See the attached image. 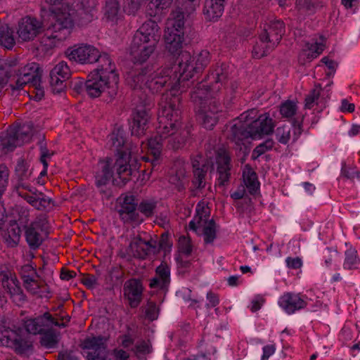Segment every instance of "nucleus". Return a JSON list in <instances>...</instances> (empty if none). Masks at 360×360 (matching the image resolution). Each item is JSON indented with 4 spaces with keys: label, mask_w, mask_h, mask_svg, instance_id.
<instances>
[{
    "label": "nucleus",
    "mask_w": 360,
    "mask_h": 360,
    "mask_svg": "<svg viewBox=\"0 0 360 360\" xmlns=\"http://www.w3.org/2000/svg\"><path fill=\"white\" fill-rule=\"evenodd\" d=\"M143 0H125L124 11L129 14H134L141 7Z\"/></svg>",
    "instance_id": "052dcab7"
},
{
    "label": "nucleus",
    "mask_w": 360,
    "mask_h": 360,
    "mask_svg": "<svg viewBox=\"0 0 360 360\" xmlns=\"http://www.w3.org/2000/svg\"><path fill=\"white\" fill-rule=\"evenodd\" d=\"M141 68V67L136 68L134 70L130 72L126 79L127 82H128V78L131 74L140 69ZM128 84L133 89L137 91L135 93V96H137L139 99L136 102V106L132 114V121L130 122V129L131 134L139 137L144 134L145 131L148 129V126L150 120V108L151 105L150 98L148 97L146 94H143L140 91L144 87L147 88L150 91H151L146 85H143L142 87L134 88L129 84Z\"/></svg>",
    "instance_id": "0eeeda50"
},
{
    "label": "nucleus",
    "mask_w": 360,
    "mask_h": 360,
    "mask_svg": "<svg viewBox=\"0 0 360 360\" xmlns=\"http://www.w3.org/2000/svg\"><path fill=\"white\" fill-rule=\"evenodd\" d=\"M297 105L292 101H286L280 106V113L283 117L290 119L296 115Z\"/></svg>",
    "instance_id": "603ef678"
},
{
    "label": "nucleus",
    "mask_w": 360,
    "mask_h": 360,
    "mask_svg": "<svg viewBox=\"0 0 360 360\" xmlns=\"http://www.w3.org/2000/svg\"><path fill=\"white\" fill-rule=\"evenodd\" d=\"M15 133L14 129L11 127L0 135V150L3 153L6 154L22 146V141L18 139Z\"/></svg>",
    "instance_id": "c756f323"
},
{
    "label": "nucleus",
    "mask_w": 360,
    "mask_h": 360,
    "mask_svg": "<svg viewBox=\"0 0 360 360\" xmlns=\"http://www.w3.org/2000/svg\"><path fill=\"white\" fill-rule=\"evenodd\" d=\"M174 0H148L146 6L147 13L150 16H155L169 8Z\"/></svg>",
    "instance_id": "a19ab883"
},
{
    "label": "nucleus",
    "mask_w": 360,
    "mask_h": 360,
    "mask_svg": "<svg viewBox=\"0 0 360 360\" xmlns=\"http://www.w3.org/2000/svg\"><path fill=\"white\" fill-rule=\"evenodd\" d=\"M108 351L104 352H88L87 359L88 360H106Z\"/></svg>",
    "instance_id": "774afa93"
},
{
    "label": "nucleus",
    "mask_w": 360,
    "mask_h": 360,
    "mask_svg": "<svg viewBox=\"0 0 360 360\" xmlns=\"http://www.w3.org/2000/svg\"><path fill=\"white\" fill-rule=\"evenodd\" d=\"M8 343L6 347H12L18 354H24L32 347V342L27 338L18 335L13 330H11L8 338Z\"/></svg>",
    "instance_id": "473e14b6"
},
{
    "label": "nucleus",
    "mask_w": 360,
    "mask_h": 360,
    "mask_svg": "<svg viewBox=\"0 0 360 360\" xmlns=\"http://www.w3.org/2000/svg\"><path fill=\"white\" fill-rule=\"evenodd\" d=\"M106 340V338L101 335L88 338L84 341V348L95 353L107 351Z\"/></svg>",
    "instance_id": "ea45409f"
},
{
    "label": "nucleus",
    "mask_w": 360,
    "mask_h": 360,
    "mask_svg": "<svg viewBox=\"0 0 360 360\" xmlns=\"http://www.w3.org/2000/svg\"><path fill=\"white\" fill-rule=\"evenodd\" d=\"M137 207L138 205L135 202V197L134 195H126L123 198L120 207L118 210L122 221L127 224H140L143 219L136 212Z\"/></svg>",
    "instance_id": "f3484780"
},
{
    "label": "nucleus",
    "mask_w": 360,
    "mask_h": 360,
    "mask_svg": "<svg viewBox=\"0 0 360 360\" xmlns=\"http://www.w3.org/2000/svg\"><path fill=\"white\" fill-rule=\"evenodd\" d=\"M217 172L219 174L218 184L224 186L230 178V158L226 151L222 150L218 153L217 156Z\"/></svg>",
    "instance_id": "bb28decb"
},
{
    "label": "nucleus",
    "mask_w": 360,
    "mask_h": 360,
    "mask_svg": "<svg viewBox=\"0 0 360 360\" xmlns=\"http://www.w3.org/2000/svg\"><path fill=\"white\" fill-rule=\"evenodd\" d=\"M120 14V6L118 0H105L104 15L108 20L116 21Z\"/></svg>",
    "instance_id": "37998d69"
},
{
    "label": "nucleus",
    "mask_w": 360,
    "mask_h": 360,
    "mask_svg": "<svg viewBox=\"0 0 360 360\" xmlns=\"http://www.w3.org/2000/svg\"><path fill=\"white\" fill-rule=\"evenodd\" d=\"M15 177L17 183L15 185V191H18L21 188H28V183L32 176V169L30 168V165L22 159L18 160L15 169Z\"/></svg>",
    "instance_id": "393cba45"
},
{
    "label": "nucleus",
    "mask_w": 360,
    "mask_h": 360,
    "mask_svg": "<svg viewBox=\"0 0 360 360\" xmlns=\"http://www.w3.org/2000/svg\"><path fill=\"white\" fill-rule=\"evenodd\" d=\"M321 62L323 63L330 70V72L326 73V75L328 77L333 75L338 67V63L335 60L329 59L328 57H323L321 59Z\"/></svg>",
    "instance_id": "69168bd1"
},
{
    "label": "nucleus",
    "mask_w": 360,
    "mask_h": 360,
    "mask_svg": "<svg viewBox=\"0 0 360 360\" xmlns=\"http://www.w3.org/2000/svg\"><path fill=\"white\" fill-rule=\"evenodd\" d=\"M98 66L97 68L94 70L92 72H98L99 75H102L110 79L109 84H111L112 91L113 94L115 89V84L119 83V75L116 71L115 64L112 62L109 55L103 53H100L97 61Z\"/></svg>",
    "instance_id": "dca6fc26"
},
{
    "label": "nucleus",
    "mask_w": 360,
    "mask_h": 360,
    "mask_svg": "<svg viewBox=\"0 0 360 360\" xmlns=\"http://www.w3.org/2000/svg\"><path fill=\"white\" fill-rule=\"evenodd\" d=\"M186 172L184 169L172 172L169 176V182L174 185L179 191H181L184 188Z\"/></svg>",
    "instance_id": "de8ad7c7"
},
{
    "label": "nucleus",
    "mask_w": 360,
    "mask_h": 360,
    "mask_svg": "<svg viewBox=\"0 0 360 360\" xmlns=\"http://www.w3.org/2000/svg\"><path fill=\"white\" fill-rule=\"evenodd\" d=\"M226 0H205L203 12L209 20H217L220 18L224 10Z\"/></svg>",
    "instance_id": "7c9ffc66"
},
{
    "label": "nucleus",
    "mask_w": 360,
    "mask_h": 360,
    "mask_svg": "<svg viewBox=\"0 0 360 360\" xmlns=\"http://www.w3.org/2000/svg\"><path fill=\"white\" fill-rule=\"evenodd\" d=\"M9 170L5 165H0V196L4 193L8 184Z\"/></svg>",
    "instance_id": "bf43d9fd"
},
{
    "label": "nucleus",
    "mask_w": 360,
    "mask_h": 360,
    "mask_svg": "<svg viewBox=\"0 0 360 360\" xmlns=\"http://www.w3.org/2000/svg\"><path fill=\"white\" fill-rule=\"evenodd\" d=\"M180 101L181 98L178 95H173L171 93H165L162 95L159 103L158 135L148 139V148L153 156L151 160L153 168L158 164L163 141L167 139V134L170 131L167 125L169 116H173L175 122L181 119Z\"/></svg>",
    "instance_id": "20e7f679"
},
{
    "label": "nucleus",
    "mask_w": 360,
    "mask_h": 360,
    "mask_svg": "<svg viewBox=\"0 0 360 360\" xmlns=\"http://www.w3.org/2000/svg\"><path fill=\"white\" fill-rule=\"evenodd\" d=\"M278 304L289 314L304 308L307 305V302L301 298L299 294L292 292L284 293L280 297Z\"/></svg>",
    "instance_id": "5701e85b"
},
{
    "label": "nucleus",
    "mask_w": 360,
    "mask_h": 360,
    "mask_svg": "<svg viewBox=\"0 0 360 360\" xmlns=\"http://www.w3.org/2000/svg\"><path fill=\"white\" fill-rule=\"evenodd\" d=\"M21 229L16 221H11L7 231L4 234V239L8 247H15L20 242Z\"/></svg>",
    "instance_id": "4c0bfd02"
},
{
    "label": "nucleus",
    "mask_w": 360,
    "mask_h": 360,
    "mask_svg": "<svg viewBox=\"0 0 360 360\" xmlns=\"http://www.w3.org/2000/svg\"><path fill=\"white\" fill-rule=\"evenodd\" d=\"M71 75L70 70L65 61L59 62L50 72L49 84L53 94H60L66 86V81Z\"/></svg>",
    "instance_id": "2eb2a0df"
},
{
    "label": "nucleus",
    "mask_w": 360,
    "mask_h": 360,
    "mask_svg": "<svg viewBox=\"0 0 360 360\" xmlns=\"http://www.w3.org/2000/svg\"><path fill=\"white\" fill-rule=\"evenodd\" d=\"M143 288L140 280L131 278L124 285V296L129 302L131 308L137 307L142 300Z\"/></svg>",
    "instance_id": "aec40b11"
},
{
    "label": "nucleus",
    "mask_w": 360,
    "mask_h": 360,
    "mask_svg": "<svg viewBox=\"0 0 360 360\" xmlns=\"http://www.w3.org/2000/svg\"><path fill=\"white\" fill-rule=\"evenodd\" d=\"M15 44L14 31L7 24L0 25V45L10 50Z\"/></svg>",
    "instance_id": "58836bf2"
},
{
    "label": "nucleus",
    "mask_w": 360,
    "mask_h": 360,
    "mask_svg": "<svg viewBox=\"0 0 360 360\" xmlns=\"http://www.w3.org/2000/svg\"><path fill=\"white\" fill-rule=\"evenodd\" d=\"M22 271H31L30 274H24L22 273L21 278L23 281V285L25 289L33 295L38 294L39 292L40 284L35 280V276H37V272L34 269L29 265L25 266L22 268Z\"/></svg>",
    "instance_id": "c9c22d12"
},
{
    "label": "nucleus",
    "mask_w": 360,
    "mask_h": 360,
    "mask_svg": "<svg viewBox=\"0 0 360 360\" xmlns=\"http://www.w3.org/2000/svg\"><path fill=\"white\" fill-rule=\"evenodd\" d=\"M110 79L98 72H91L88 75V79L84 84V88L86 94L91 98H97L103 92H107L110 98H113L118 91V84H115L114 93L112 94L111 84H109Z\"/></svg>",
    "instance_id": "9d476101"
},
{
    "label": "nucleus",
    "mask_w": 360,
    "mask_h": 360,
    "mask_svg": "<svg viewBox=\"0 0 360 360\" xmlns=\"http://www.w3.org/2000/svg\"><path fill=\"white\" fill-rule=\"evenodd\" d=\"M48 234L47 220L45 217H37L28 226H25V236L29 247L37 249Z\"/></svg>",
    "instance_id": "9b49d317"
},
{
    "label": "nucleus",
    "mask_w": 360,
    "mask_h": 360,
    "mask_svg": "<svg viewBox=\"0 0 360 360\" xmlns=\"http://www.w3.org/2000/svg\"><path fill=\"white\" fill-rule=\"evenodd\" d=\"M243 181L250 194H255L259 187L257 176L255 172L248 168L243 172Z\"/></svg>",
    "instance_id": "79ce46f5"
},
{
    "label": "nucleus",
    "mask_w": 360,
    "mask_h": 360,
    "mask_svg": "<svg viewBox=\"0 0 360 360\" xmlns=\"http://www.w3.org/2000/svg\"><path fill=\"white\" fill-rule=\"evenodd\" d=\"M209 216L210 210L205 203L204 202H198L195 208V215L189 223L190 229L196 231L198 226L208 221Z\"/></svg>",
    "instance_id": "e433bc0d"
},
{
    "label": "nucleus",
    "mask_w": 360,
    "mask_h": 360,
    "mask_svg": "<svg viewBox=\"0 0 360 360\" xmlns=\"http://www.w3.org/2000/svg\"><path fill=\"white\" fill-rule=\"evenodd\" d=\"M41 338V344L47 349L56 348L58 345L59 339L58 335L53 329H50L47 332L43 333Z\"/></svg>",
    "instance_id": "49530a36"
},
{
    "label": "nucleus",
    "mask_w": 360,
    "mask_h": 360,
    "mask_svg": "<svg viewBox=\"0 0 360 360\" xmlns=\"http://www.w3.org/2000/svg\"><path fill=\"white\" fill-rule=\"evenodd\" d=\"M12 279L17 278L13 276L11 271L6 266H0V281L4 288L11 284Z\"/></svg>",
    "instance_id": "6e6d98bb"
},
{
    "label": "nucleus",
    "mask_w": 360,
    "mask_h": 360,
    "mask_svg": "<svg viewBox=\"0 0 360 360\" xmlns=\"http://www.w3.org/2000/svg\"><path fill=\"white\" fill-rule=\"evenodd\" d=\"M229 76V70L228 66L225 64H221V65H217L214 69H212L208 75V78L210 79L213 82L215 83V85L220 84L221 85L224 83L228 79ZM201 82L205 84L207 86V89L212 95L214 96V90L219 89V85L217 86H213L212 89L203 81Z\"/></svg>",
    "instance_id": "2f4dec72"
},
{
    "label": "nucleus",
    "mask_w": 360,
    "mask_h": 360,
    "mask_svg": "<svg viewBox=\"0 0 360 360\" xmlns=\"http://www.w3.org/2000/svg\"><path fill=\"white\" fill-rule=\"evenodd\" d=\"M179 250L186 256H189L192 252V245L191 238L185 236H181L179 238Z\"/></svg>",
    "instance_id": "5fc2aeb1"
},
{
    "label": "nucleus",
    "mask_w": 360,
    "mask_h": 360,
    "mask_svg": "<svg viewBox=\"0 0 360 360\" xmlns=\"http://www.w3.org/2000/svg\"><path fill=\"white\" fill-rule=\"evenodd\" d=\"M18 139L22 141V145L28 142L32 136V125L30 124H25L18 127H13Z\"/></svg>",
    "instance_id": "3c124183"
},
{
    "label": "nucleus",
    "mask_w": 360,
    "mask_h": 360,
    "mask_svg": "<svg viewBox=\"0 0 360 360\" xmlns=\"http://www.w3.org/2000/svg\"><path fill=\"white\" fill-rule=\"evenodd\" d=\"M98 4V0H77L72 5H62L58 12L50 15L41 44L49 49L65 40L71 33L74 22L84 25L94 20Z\"/></svg>",
    "instance_id": "f03ea898"
},
{
    "label": "nucleus",
    "mask_w": 360,
    "mask_h": 360,
    "mask_svg": "<svg viewBox=\"0 0 360 360\" xmlns=\"http://www.w3.org/2000/svg\"><path fill=\"white\" fill-rule=\"evenodd\" d=\"M169 121L167 122L169 127V133L167 134V142L168 146L174 150H177L183 146L186 141V134H183L184 132H179V129L181 127L180 119L176 122L174 121L173 116H169Z\"/></svg>",
    "instance_id": "4be33fe9"
},
{
    "label": "nucleus",
    "mask_w": 360,
    "mask_h": 360,
    "mask_svg": "<svg viewBox=\"0 0 360 360\" xmlns=\"http://www.w3.org/2000/svg\"><path fill=\"white\" fill-rule=\"evenodd\" d=\"M185 15L179 8L172 11L166 22L164 39L166 49L177 54L184 41Z\"/></svg>",
    "instance_id": "6e6552de"
},
{
    "label": "nucleus",
    "mask_w": 360,
    "mask_h": 360,
    "mask_svg": "<svg viewBox=\"0 0 360 360\" xmlns=\"http://www.w3.org/2000/svg\"><path fill=\"white\" fill-rule=\"evenodd\" d=\"M191 98L195 104L198 120L207 129H212L219 120L222 111L219 99L212 95L207 86L198 82L191 93Z\"/></svg>",
    "instance_id": "39448f33"
},
{
    "label": "nucleus",
    "mask_w": 360,
    "mask_h": 360,
    "mask_svg": "<svg viewBox=\"0 0 360 360\" xmlns=\"http://www.w3.org/2000/svg\"><path fill=\"white\" fill-rule=\"evenodd\" d=\"M210 60V54L207 50H202L193 56L187 51H181L176 58V64L172 68L155 70L153 65L141 66L131 74L128 82L134 88L146 85L153 94L160 91L164 87L169 88V91L166 93L176 95L175 91L181 83L201 73Z\"/></svg>",
    "instance_id": "f257e3e1"
},
{
    "label": "nucleus",
    "mask_w": 360,
    "mask_h": 360,
    "mask_svg": "<svg viewBox=\"0 0 360 360\" xmlns=\"http://www.w3.org/2000/svg\"><path fill=\"white\" fill-rule=\"evenodd\" d=\"M111 160H101L98 162V169L95 175V184L103 185V184H110L112 178V171L110 167Z\"/></svg>",
    "instance_id": "f704fd0d"
},
{
    "label": "nucleus",
    "mask_w": 360,
    "mask_h": 360,
    "mask_svg": "<svg viewBox=\"0 0 360 360\" xmlns=\"http://www.w3.org/2000/svg\"><path fill=\"white\" fill-rule=\"evenodd\" d=\"M154 243L152 240H146L141 236H136L129 243V248L135 257L145 259L152 250L155 249Z\"/></svg>",
    "instance_id": "b1692460"
},
{
    "label": "nucleus",
    "mask_w": 360,
    "mask_h": 360,
    "mask_svg": "<svg viewBox=\"0 0 360 360\" xmlns=\"http://www.w3.org/2000/svg\"><path fill=\"white\" fill-rule=\"evenodd\" d=\"M344 268L347 269H358L360 266V259L357 256V252L353 248H349L345 252Z\"/></svg>",
    "instance_id": "a18cd8bd"
},
{
    "label": "nucleus",
    "mask_w": 360,
    "mask_h": 360,
    "mask_svg": "<svg viewBox=\"0 0 360 360\" xmlns=\"http://www.w3.org/2000/svg\"><path fill=\"white\" fill-rule=\"evenodd\" d=\"M51 314L46 312L42 316L25 320L24 327L30 334H42L51 329Z\"/></svg>",
    "instance_id": "412c9836"
},
{
    "label": "nucleus",
    "mask_w": 360,
    "mask_h": 360,
    "mask_svg": "<svg viewBox=\"0 0 360 360\" xmlns=\"http://www.w3.org/2000/svg\"><path fill=\"white\" fill-rule=\"evenodd\" d=\"M5 289L10 294L13 301L18 305L22 304L25 301L26 297L21 288L18 285V281L17 279H12L11 284Z\"/></svg>",
    "instance_id": "c03bdc74"
},
{
    "label": "nucleus",
    "mask_w": 360,
    "mask_h": 360,
    "mask_svg": "<svg viewBox=\"0 0 360 360\" xmlns=\"http://www.w3.org/2000/svg\"><path fill=\"white\" fill-rule=\"evenodd\" d=\"M34 69L31 70V73H23L22 76H19L15 82V85L11 84L12 89L18 90L25 84H31L32 86H39L41 76L39 73V65L35 63H32Z\"/></svg>",
    "instance_id": "cd10ccee"
},
{
    "label": "nucleus",
    "mask_w": 360,
    "mask_h": 360,
    "mask_svg": "<svg viewBox=\"0 0 360 360\" xmlns=\"http://www.w3.org/2000/svg\"><path fill=\"white\" fill-rule=\"evenodd\" d=\"M285 32V25L280 20H274L266 24L259 37L260 44L254 46L253 56L260 58L267 56L280 43Z\"/></svg>",
    "instance_id": "1a4fd4ad"
},
{
    "label": "nucleus",
    "mask_w": 360,
    "mask_h": 360,
    "mask_svg": "<svg viewBox=\"0 0 360 360\" xmlns=\"http://www.w3.org/2000/svg\"><path fill=\"white\" fill-rule=\"evenodd\" d=\"M11 330L0 323V345H8V337Z\"/></svg>",
    "instance_id": "0e129e2a"
},
{
    "label": "nucleus",
    "mask_w": 360,
    "mask_h": 360,
    "mask_svg": "<svg viewBox=\"0 0 360 360\" xmlns=\"http://www.w3.org/2000/svg\"><path fill=\"white\" fill-rule=\"evenodd\" d=\"M82 283L89 289L96 288L99 283L97 277L94 275L88 274L82 279Z\"/></svg>",
    "instance_id": "e2e57ef3"
},
{
    "label": "nucleus",
    "mask_w": 360,
    "mask_h": 360,
    "mask_svg": "<svg viewBox=\"0 0 360 360\" xmlns=\"http://www.w3.org/2000/svg\"><path fill=\"white\" fill-rule=\"evenodd\" d=\"M155 46L154 44H143L139 46H134L132 41L131 53L133 56L134 63H142L150 57L154 52Z\"/></svg>",
    "instance_id": "72a5a7b5"
},
{
    "label": "nucleus",
    "mask_w": 360,
    "mask_h": 360,
    "mask_svg": "<svg viewBox=\"0 0 360 360\" xmlns=\"http://www.w3.org/2000/svg\"><path fill=\"white\" fill-rule=\"evenodd\" d=\"M160 37V28L154 20H148L142 24L135 32L133 41L134 46H139L143 44L156 45Z\"/></svg>",
    "instance_id": "4468645a"
},
{
    "label": "nucleus",
    "mask_w": 360,
    "mask_h": 360,
    "mask_svg": "<svg viewBox=\"0 0 360 360\" xmlns=\"http://www.w3.org/2000/svg\"><path fill=\"white\" fill-rule=\"evenodd\" d=\"M145 315L147 319L154 321L158 319L159 315V308L153 302L148 301L145 309Z\"/></svg>",
    "instance_id": "4d7b16f0"
},
{
    "label": "nucleus",
    "mask_w": 360,
    "mask_h": 360,
    "mask_svg": "<svg viewBox=\"0 0 360 360\" xmlns=\"http://www.w3.org/2000/svg\"><path fill=\"white\" fill-rule=\"evenodd\" d=\"M256 112L255 109H251L235 119L230 127L229 139L237 145H240L248 138L260 139L263 135L271 134L275 127V122L269 114H262L253 120Z\"/></svg>",
    "instance_id": "7ed1b4c3"
},
{
    "label": "nucleus",
    "mask_w": 360,
    "mask_h": 360,
    "mask_svg": "<svg viewBox=\"0 0 360 360\" xmlns=\"http://www.w3.org/2000/svg\"><path fill=\"white\" fill-rule=\"evenodd\" d=\"M157 207V201L154 200H143L138 205L139 211L146 217H152Z\"/></svg>",
    "instance_id": "8fccbe9b"
},
{
    "label": "nucleus",
    "mask_w": 360,
    "mask_h": 360,
    "mask_svg": "<svg viewBox=\"0 0 360 360\" xmlns=\"http://www.w3.org/2000/svg\"><path fill=\"white\" fill-rule=\"evenodd\" d=\"M18 60L14 58H0V92L8 79L17 72Z\"/></svg>",
    "instance_id": "a878e982"
},
{
    "label": "nucleus",
    "mask_w": 360,
    "mask_h": 360,
    "mask_svg": "<svg viewBox=\"0 0 360 360\" xmlns=\"http://www.w3.org/2000/svg\"><path fill=\"white\" fill-rule=\"evenodd\" d=\"M320 90L317 89H312L305 98V108H311L315 101L319 98Z\"/></svg>",
    "instance_id": "680f3d73"
},
{
    "label": "nucleus",
    "mask_w": 360,
    "mask_h": 360,
    "mask_svg": "<svg viewBox=\"0 0 360 360\" xmlns=\"http://www.w3.org/2000/svg\"><path fill=\"white\" fill-rule=\"evenodd\" d=\"M152 345L149 341L142 340L139 342L133 349L134 353L137 355L139 354H148L152 352Z\"/></svg>",
    "instance_id": "13d9d810"
},
{
    "label": "nucleus",
    "mask_w": 360,
    "mask_h": 360,
    "mask_svg": "<svg viewBox=\"0 0 360 360\" xmlns=\"http://www.w3.org/2000/svg\"><path fill=\"white\" fill-rule=\"evenodd\" d=\"M43 30L41 21L34 17L26 16L18 22L17 34L22 41H30L41 33Z\"/></svg>",
    "instance_id": "ddd939ff"
},
{
    "label": "nucleus",
    "mask_w": 360,
    "mask_h": 360,
    "mask_svg": "<svg viewBox=\"0 0 360 360\" xmlns=\"http://www.w3.org/2000/svg\"><path fill=\"white\" fill-rule=\"evenodd\" d=\"M274 142L273 139H269L263 143L259 144L252 151V158L257 159L260 155L271 150L274 147Z\"/></svg>",
    "instance_id": "864d4df0"
},
{
    "label": "nucleus",
    "mask_w": 360,
    "mask_h": 360,
    "mask_svg": "<svg viewBox=\"0 0 360 360\" xmlns=\"http://www.w3.org/2000/svg\"><path fill=\"white\" fill-rule=\"evenodd\" d=\"M109 143L119 154V157L114 164L117 178L113 179L112 182L115 185L122 186L130 180L133 172L138 169L136 161L131 159V153L132 152L127 153L121 150L124 144L122 132L120 131L112 132L109 136Z\"/></svg>",
    "instance_id": "423d86ee"
},
{
    "label": "nucleus",
    "mask_w": 360,
    "mask_h": 360,
    "mask_svg": "<svg viewBox=\"0 0 360 360\" xmlns=\"http://www.w3.org/2000/svg\"><path fill=\"white\" fill-rule=\"evenodd\" d=\"M65 55L70 60L81 64L94 63L98 59L99 51L94 46L82 44L68 48Z\"/></svg>",
    "instance_id": "f8f14e48"
},
{
    "label": "nucleus",
    "mask_w": 360,
    "mask_h": 360,
    "mask_svg": "<svg viewBox=\"0 0 360 360\" xmlns=\"http://www.w3.org/2000/svg\"><path fill=\"white\" fill-rule=\"evenodd\" d=\"M302 122L297 118L292 121V127L289 126L279 127L276 131V138L282 144L286 145L292 139L295 142L302 133Z\"/></svg>",
    "instance_id": "a211bd4d"
},
{
    "label": "nucleus",
    "mask_w": 360,
    "mask_h": 360,
    "mask_svg": "<svg viewBox=\"0 0 360 360\" xmlns=\"http://www.w3.org/2000/svg\"><path fill=\"white\" fill-rule=\"evenodd\" d=\"M193 179V185L198 189H202L205 186V177L209 169L207 161L202 155H196L191 158Z\"/></svg>",
    "instance_id": "6ab92c4d"
},
{
    "label": "nucleus",
    "mask_w": 360,
    "mask_h": 360,
    "mask_svg": "<svg viewBox=\"0 0 360 360\" xmlns=\"http://www.w3.org/2000/svg\"><path fill=\"white\" fill-rule=\"evenodd\" d=\"M170 283V268L166 263H161L155 270V276L150 281L152 288H166Z\"/></svg>",
    "instance_id": "c85d7f7f"
},
{
    "label": "nucleus",
    "mask_w": 360,
    "mask_h": 360,
    "mask_svg": "<svg viewBox=\"0 0 360 360\" xmlns=\"http://www.w3.org/2000/svg\"><path fill=\"white\" fill-rule=\"evenodd\" d=\"M205 224L203 228L204 241L205 243H212L217 237V225L213 219Z\"/></svg>",
    "instance_id": "09e8293b"
},
{
    "label": "nucleus",
    "mask_w": 360,
    "mask_h": 360,
    "mask_svg": "<svg viewBox=\"0 0 360 360\" xmlns=\"http://www.w3.org/2000/svg\"><path fill=\"white\" fill-rule=\"evenodd\" d=\"M324 49V45L323 43L314 42L311 44L309 46V51L311 52V56L312 58H316Z\"/></svg>",
    "instance_id": "338daca9"
}]
</instances>
